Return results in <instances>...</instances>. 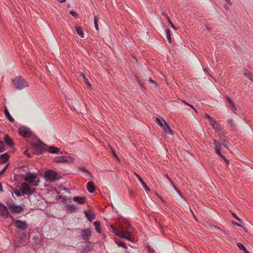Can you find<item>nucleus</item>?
Here are the masks:
<instances>
[{
    "label": "nucleus",
    "instance_id": "1",
    "mask_svg": "<svg viewBox=\"0 0 253 253\" xmlns=\"http://www.w3.org/2000/svg\"><path fill=\"white\" fill-rule=\"evenodd\" d=\"M120 229L121 233H123L124 236L126 238H125V239L131 242H134L135 240L133 235L134 229L127 221L123 220L120 222Z\"/></svg>",
    "mask_w": 253,
    "mask_h": 253
},
{
    "label": "nucleus",
    "instance_id": "2",
    "mask_svg": "<svg viewBox=\"0 0 253 253\" xmlns=\"http://www.w3.org/2000/svg\"><path fill=\"white\" fill-rule=\"evenodd\" d=\"M22 178L27 181L31 186H37L40 182L39 178L35 173H29L22 175Z\"/></svg>",
    "mask_w": 253,
    "mask_h": 253
},
{
    "label": "nucleus",
    "instance_id": "3",
    "mask_svg": "<svg viewBox=\"0 0 253 253\" xmlns=\"http://www.w3.org/2000/svg\"><path fill=\"white\" fill-rule=\"evenodd\" d=\"M12 83L15 88L19 90L29 86L28 83L21 76L16 77L13 79Z\"/></svg>",
    "mask_w": 253,
    "mask_h": 253
},
{
    "label": "nucleus",
    "instance_id": "4",
    "mask_svg": "<svg viewBox=\"0 0 253 253\" xmlns=\"http://www.w3.org/2000/svg\"><path fill=\"white\" fill-rule=\"evenodd\" d=\"M13 219V224L17 228L24 230L27 228V224L26 221H21L19 219H14L13 217L10 216Z\"/></svg>",
    "mask_w": 253,
    "mask_h": 253
},
{
    "label": "nucleus",
    "instance_id": "5",
    "mask_svg": "<svg viewBox=\"0 0 253 253\" xmlns=\"http://www.w3.org/2000/svg\"><path fill=\"white\" fill-rule=\"evenodd\" d=\"M7 207L10 211L13 213H20L23 211V208L22 206L16 205L13 203L7 204Z\"/></svg>",
    "mask_w": 253,
    "mask_h": 253
},
{
    "label": "nucleus",
    "instance_id": "6",
    "mask_svg": "<svg viewBox=\"0 0 253 253\" xmlns=\"http://www.w3.org/2000/svg\"><path fill=\"white\" fill-rule=\"evenodd\" d=\"M44 176L46 181L53 182L57 179V173L52 170H48L45 172Z\"/></svg>",
    "mask_w": 253,
    "mask_h": 253
},
{
    "label": "nucleus",
    "instance_id": "7",
    "mask_svg": "<svg viewBox=\"0 0 253 253\" xmlns=\"http://www.w3.org/2000/svg\"><path fill=\"white\" fill-rule=\"evenodd\" d=\"M75 159L71 156H58L54 158V162L56 163H73Z\"/></svg>",
    "mask_w": 253,
    "mask_h": 253
},
{
    "label": "nucleus",
    "instance_id": "8",
    "mask_svg": "<svg viewBox=\"0 0 253 253\" xmlns=\"http://www.w3.org/2000/svg\"><path fill=\"white\" fill-rule=\"evenodd\" d=\"M0 215L5 218L9 216L8 208L2 203L0 204Z\"/></svg>",
    "mask_w": 253,
    "mask_h": 253
},
{
    "label": "nucleus",
    "instance_id": "9",
    "mask_svg": "<svg viewBox=\"0 0 253 253\" xmlns=\"http://www.w3.org/2000/svg\"><path fill=\"white\" fill-rule=\"evenodd\" d=\"M21 189L23 193L29 195L32 194L31 192V187L27 182H23L21 185Z\"/></svg>",
    "mask_w": 253,
    "mask_h": 253
},
{
    "label": "nucleus",
    "instance_id": "10",
    "mask_svg": "<svg viewBox=\"0 0 253 253\" xmlns=\"http://www.w3.org/2000/svg\"><path fill=\"white\" fill-rule=\"evenodd\" d=\"M19 134L24 137H27L30 135L31 131L28 128L21 127L19 129Z\"/></svg>",
    "mask_w": 253,
    "mask_h": 253
},
{
    "label": "nucleus",
    "instance_id": "11",
    "mask_svg": "<svg viewBox=\"0 0 253 253\" xmlns=\"http://www.w3.org/2000/svg\"><path fill=\"white\" fill-rule=\"evenodd\" d=\"M81 234L84 240L87 241L89 239L91 231L89 229L82 230Z\"/></svg>",
    "mask_w": 253,
    "mask_h": 253
},
{
    "label": "nucleus",
    "instance_id": "12",
    "mask_svg": "<svg viewBox=\"0 0 253 253\" xmlns=\"http://www.w3.org/2000/svg\"><path fill=\"white\" fill-rule=\"evenodd\" d=\"M73 200L77 205H83L85 202V198L81 196L74 197Z\"/></svg>",
    "mask_w": 253,
    "mask_h": 253
},
{
    "label": "nucleus",
    "instance_id": "13",
    "mask_svg": "<svg viewBox=\"0 0 253 253\" xmlns=\"http://www.w3.org/2000/svg\"><path fill=\"white\" fill-rule=\"evenodd\" d=\"M84 214L89 221H92L95 218V214L94 212L91 211H85Z\"/></svg>",
    "mask_w": 253,
    "mask_h": 253
},
{
    "label": "nucleus",
    "instance_id": "14",
    "mask_svg": "<svg viewBox=\"0 0 253 253\" xmlns=\"http://www.w3.org/2000/svg\"><path fill=\"white\" fill-rule=\"evenodd\" d=\"M163 127L165 135L172 134V130L170 129L169 126L168 125L167 123H164V126Z\"/></svg>",
    "mask_w": 253,
    "mask_h": 253
},
{
    "label": "nucleus",
    "instance_id": "15",
    "mask_svg": "<svg viewBox=\"0 0 253 253\" xmlns=\"http://www.w3.org/2000/svg\"><path fill=\"white\" fill-rule=\"evenodd\" d=\"M29 173L30 172H29V168L27 166H22L19 169V174L21 177L22 174H27Z\"/></svg>",
    "mask_w": 253,
    "mask_h": 253
},
{
    "label": "nucleus",
    "instance_id": "16",
    "mask_svg": "<svg viewBox=\"0 0 253 253\" xmlns=\"http://www.w3.org/2000/svg\"><path fill=\"white\" fill-rule=\"evenodd\" d=\"M110 228L112 229V232L117 236L122 238H126V237L124 236V235L123 233H121V231H119V230H117L115 228L113 227V226H110Z\"/></svg>",
    "mask_w": 253,
    "mask_h": 253
},
{
    "label": "nucleus",
    "instance_id": "17",
    "mask_svg": "<svg viewBox=\"0 0 253 253\" xmlns=\"http://www.w3.org/2000/svg\"><path fill=\"white\" fill-rule=\"evenodd\" d=\"M86 188L89 193H93L95 190L94 186L92 182L89 181L87 183Z\"/></svg>",
    "mask_w": 253,
    "mask_h": 253
},
{
    "label": "nucleus",
    "instance_id": "18",
    "mask_svg": "<svg viewBox=\"0 0 253 253\" xmlns=\"http://www.w3.org/2000/svg\"><path fill=\"white\" fill-rule=\"evenodd\" d=\"M60 149L57 147L51 146L49 148L48 152L51 154H58Z\"/></svg>",
    "mask_w": 253,
    "mask_h": 253
},
{
    "label": "nucleus",
    "instance_id": "19",
    "mask_svg": "<svg viewBox=\"0 0 253 253\" xmlns=\"http://www.w3.org/2000/svg\"><path fill=\"white\" fill-rule=\"evenodd\" d=\"M9 159V155L6 154H3L0 157V161L2 163L6 162Z\"/></svg>",
    "mask_w": 253,
    "mask_h": 253
},
{
    "label": "nucleus",
    "instance_id": "20",
    "mask_svg": "<svg viewBox=\"0 0 253 253\" xmlns=\"http://www.w3.org/2000/svg\"><path fill=\"white\" fill-rule=\"evenodd\" d=\"M76 30L78 34L81 37H84V33L82 28L80 27H76Z\"/></svg>",
    "mask_w": 253,
    "mask_h": 253
},
{
    "label": "nucleus",
    "instance_id": "21",
    "mask_svg": "<svg viewBox=\"0 0 253 253\" xmlns=\"http://www.w3.org/2000/svg\"><path fill=\"white\" fill-rule=\"evenodd\" d=\"M4 141H5V143L9 146H12L13 145V142H12V139L8 135L5 136Z\"/></svg>",
    "mask_w": 253,
    "mask_h": 253
},
{
    "label": "nucleus",
    "instance_id": "22",
    "mask_svg": "<svg viewBox=\"0 0 253 253\" xmlns=\"http://www.w3.org/2000/svg\"><path fill=\"white\" fill-rule=\"evenodd\" d=\"M67 209L69 211H74L75 209H76L77 207L76 206L73 204L72 202H70L67 205Z\"/></svg>",
    "mask_w": 253,
    "mask_h": 253
},
{
    "label": "nucleus",
    "instance_id": "23",
    "mask_svg": "<svg viewBox=\"0 0 253 253\" xmlns=\"http://www.w3.org/2000/svg\"><path fill=\"white\" fill-rule=\"evenodd\" d=\"M4 113L5 116L7 118V119L10 121L13 122L14 121L13 118L10 115L9 112L6 108L4 109Z\"/></svg>",
    "mask_w": 253,
    "mask_h": 253
},
{
    "label": "nucleus",
    "instance_id": "24",
    "mask_svg": "<svg viewBox=\"0 0 253 253\" xmlns=\"http://www.w3.org/2000/svg\"><path fill=\"white\" fill-rule=\"evenodd\" d=\"M155 122L157 124L159 125L160 126L163 127L164 123H167L164 120H161L158 118L155 119Z\"/></svg>",
    "mask_w": 253,
    "mask_h": 253
},
{
    "label": "nucleus",
    "instance_id": "25",
    "mask_svg": "<svg viewBox=\"0 0 253 253\" xmlns=\"http://www.w3.org/2000/svg\"><path fill=\"white\" fill-rule=\"evenodd\" d=\"M93 224H94V226L95 228V229L96 230V231L100 233L101 232V230L100 229V223L99 221H95L94 223H93Z\"/></svg>",
    "mask_w": 253,
    "mask_h": 253
},
{
    "label": "nucleus",
    "instance_id": "26",
    "mask_svg": "<svg viewBox=\"0 0 253 253\" xmlns=\"http://www.w3.org/2000/svg\"><path fill=\"white\" fill-rule=\"evenodd\" d=\"M237 247L241 250L244 252L245 253H250L246 249L245 246L241 243H238L237 244Z\"/></svg>",
    "mask_w": 253,
    "mask_h": 253
},
{
    "label": "nucleus",
    "instance_id": "27",
    "mask_svg": "<svg viewBox=\"0 0 253 253\" xmlns=\"http://www.w3.org/2000/svg\"><path fill=\"white\" fill-rule=\"evenodd\" d=\"M167 176V177L168 178V180H169V181L171 183V184L173 185L174 189L175 190V191L180 195L181 194V192H180V191L176 188V187L173 184V181L171 180V179L168 176V175H166Z\"/></svg>",
    "mask_w": 253,
    "mask_h": 253
},
{
    "label": "nucleus",
    "instance_id": "28",
    "mask_svg": "<svg viewBox=\"0 0 253 253\" xmlns=\"http://www.w3.org/2000/svg\"><path fill=\"white\" fill-rule=\"evenodd\" d=\"M220 142L221 146H224L226 148H228V143L225 139H222L220 137Z\"/></svg>",
    "mask_w": 253,
    "mask_h": 253
},
{
    "label": "nucleus",
    "instance_id": "29",
    "mask_svg": "<svg viewBox=\"0 0 253 253\" xmlns=\"http://www.w3.org/2000/svg\"><path fill=\"white\" fill-rule=\"evenodd\" d=\"M213 144L214 145V149H220L221 144L217 142L215 139H213Z\"/></svg>",
    "mask_w": 253,
    "mask_h": 253
},
{
    "label": "nucleus",
    "instance_id": "30",
    "mask_svg": "<svg viewBox=\"0 0 253 253\" xmlns=\"http://www.w3.org/2000/svg\"><path fill=\"white\" fill-rule=\"evenodd\" d=\"M166 35H167V38L168 40L169 41V42H170L171 41V38L170 33L169 30L167 29L166 30Z\"/></svg>",
    "mask_w": 253,
    "mask_h": 253
},
{
    "label": "nucleus",
    "instance_id": "31",
    "mask_svg": "<svg viewBox=\"0 0 253 253\" xmlns=\"http://www.w3.org/2000/svg\"><path fill=\"white\" fill-rule=\"evenodd\" d=\"M115 242L117 244V245L119 246L123 247L124 248H126L125 244L124 242H123L122 241H120L119 240L115 239Z\"/></svg>",
    "mask_w": 253,
    "mask_h": 253
},
{
    "label": "nucleus",
    "instance_id": "32",
    "mask_svg": "<svg viewBox=\"0 0 253 253\" xmlns=\"http://www.w3.org/2000/svg\"><path fill=\"white\" fill-rule=\"evenodd\" d=\"M98 19V17L97 16H95L94 17V26H95V28L97 31H98V30H99V27H98V23H97Z\"/></svg>",
    "mask_w": 253,
    "mask_h": 253
},
{
    "label": "nucleus",
    "instance_id": "33",
    "mask_svg": "<svg viewBox=\"0 0 253 253\" xmlns=\"http://www.w3.org/2000/svg\"><path fill=\"white\" fill-rule=\"evenodd\" d=\"M244 71H245V73H244V75L245 76L247 77V78H248L250 80L253 81L252 78H251L250 77V76H251V72H250L249 71H248L247 70H246V69H244Z\"/></svg>",
    "mask_w": 253,
    "mask_h": 253
},
{
    "label": "nucleus",
    "instance_id": "34",
    "mask_svg": "<svg viewBox=\"0 0 253 253\" xmlns=\"http://www.w3.org/2000/svg\"><path fill=\"white\" fill-rule=\"evenodd\" d=\"M22 192H23V191H22V190L21 189L20 190L17 189L14 191V193L17 197H19V196H20L24 194Z\"/></svg>",
    "mask_w": 253,
    "mask_h": 253
},
{
    "label": "nucleus",
    "instance_id": "35",
    "mask_svg": "<svg viewBox=\"0 0 253 253\" xmlns=\"http://www.w3.org/2000/svg\"><path fill=\"white\" fill-rule=\"evenodd\" d=\"M81 75H82V76L83 77V78L84 79V82L85 84L86 85H87L88 86H90V84L89 82V81L87 80V79L85 77V75L83 73H81Z\"/></svg>",
    "mask_w": 253,
    "mask_h": 253
},
{
    "label": "nucleus",
    "instance_id": "36",
    "mask_svg": "<svg viewBox=\"0 0 253 253\" xmlns=\"http://www.w3.org/2000/svg\"><path fill=\"white\" fill-rule=\"evenodd\" d=\"M167 19L168 20V23L169 24V25H170V26L171 27V28L172 29H173L174 30H176V27H175V26L173 24V23H172V22L171 21L169 17V16H167Z\"/></svg>",
    "mask_w": 253,
    "mask_h": 253
},
{
    "label": "nucleus",
    "instance_id": "37",
    "mask_svg": "<svg viewBox=\"0 0 253 253\" xmlns=\"http://www.w3.org/2000/svg\"><path fill=\"white\" fill-rule=\"evenodd\" d=\"M5 150L4 143L0 140V152H2Z\"/></svg>",
    "mask_w": 253,
    "mask_h": 253
},
{
    "label": "nucleus",
    "instance_id": "38",
    "mask_svg": "<svg viewBox=\"0 0 253 253\" xmlns=\"http://www.w3.org/2000/svg\"><path fill=\"white\" fill-rule=\"evenodd\" d=\"M147 251L149 253H154L155 251L153 249L151 248L150 246H146Z\"/></svg>",
    "mask_w": 253,
    "mask_h": 253
},
{
    "label": "nucleus",
    "instance_id": "39",
    "mask_svg": "<svg viewBox=\"0 0 253 253\" xmlns=\"http://www.w3.org/2000/svg\"><path fill=\"white\" fill-rule=\"evenodd\" d=\"M220 149H215V153L219 156H220V157L221 158H224V156L221 154V153H220Z\"/></svg>",
    "mask_w": 253,
    "mask_h": 253
},
{
    "label": "nucleus",
    "instance_id": "40",
    "mask_svg": "<svg viewBox=\"0 0 253 253\" xmlns=\"http://www.w3.org/2000/svg\"><path fill=\"white\" fill-rule=\"evenodd\" d=\"M8 165L7 164L5 166V167L2 169L1 171H0V175H2L3 172L5 171L8 167Z\"/></svg>",
    "mask_w": 253,
    "mask_h": 253
},
{
    "label": "nucleus",
    "instance_id": "41",
    "mask_svg": "<svg viewBox=\"0 0 253 253\" xmlns=\"http://www.w3.org/2000/svg\"><path fill=\"white\" fill-rule=\"evenodd\" d=\"M232 215L234 218H235V219H237L238 221H239L240 222H242L241 219L239 217H238L235 213L232 212Z\"/></svg>",
    "mask_w": 253,
    "mask_h": 253
},
{
    "label": "nucleus",
    "instance_id": "42",
    "mask_svg": "<svg viewBox=\"0 0 253 253\" xmlns=\"http://www.w3.org/2000/svg\"><path fill=\"white\" fill-rule=\"evenodd\" d=\"M70 13L74 17H77L78 14L74 10H70Z\"/></svg>",
    "mask_w": 253,
    "mask_h": 253
},
{
    "label": "nucleus",
    "instance_id": "43",
    "mask_svg": "<svg viewBox=\"0 0 253 253\" xmlns=\"http://www.w3.org/2000/svg\"><path fill=\"white\" fill-rule=\"evenodd\" d=\"M137 82L139 84V85L140 86L141 89H144V87L143 84L141 83V81L139 79H138V78H137Z\"/></svg>",
    "mask_w": 253,
    "mask_h": 253
},
{
    "label": "nucleus",
    "instance_id": "44",
    "mask_svg": "<svg viewBox=\"0 0 253 253\" xmlns=\"http://www.w3.org/2000/svg\"><path fill=\"white\" fill-rule=\"evenodd\" d=\"M142 185L145 189V190L146 191H150V189L147 187V185L146 184V183L145 182H143Z\"/></svg>",
    "mask_w": 253,
    "mask_h": 253
},
{
    "label": "nucleus",
    "instance_id": "45",
    "mask_svg": "<svg viewBox=\"0 0 253 253\" xmlns=\"http://www.w3.org/2000/svg\"><path fill=\"white\" fill-rule=\"evenodd\" d=\"M35 242L36 244H39L41 242V239L39 237H36L35 238Z\"/></svg>",
    "mask_w": 253,
    "mask_h": 253
},
{
    "label": "nucleus",
    "instance_id": "46",
    "mask_svg": "<svg viewBox=\"0 0 253 253\" xmlns=\"http://www.w3.org/2000/svg\"><path fill=\"white\" fill-rule=\"evenodd\" d=\"M191 213L192 214V215H193V217L194 218V219H195V220L196 221H198V218L197 217V216L196 215V214L193 212V211L191 210Z\"/></svg>",
    "mask_w": 253,
    "mask_h": 253
},
{
    "label": "nucleus",
    "instance_id": "47",
    "mask_svg": "<svg viewBox=\"0 0 253 253\" xmlns=\"http://www.w3.org/2000/svg\"><path fill=\"white\" fill-rule=\"evenodd\" d=\"M136 175L137 176V177L138 178L139 181L141 182V184H142L143 182H144L143 180V179H142V178L138 174H136Z\"/></svg>",
    "mask_w": 253,
    "mask_h": 253
},
{
    "label": "nucleus",
    "instance_id": "48",
    "mask_svg": "<svg viewBox=\"0 0 253 253\" xmlns=\"http://www.w3.org/2000/svg\"><path fill=\"white\" fill-rule=\"evenodd\" d=\"M149 82L150 83H151L152 84H154V85L156 87L157 86V83H156V82H155L154 81H153L151 78H149Z\"/></svg>",
    "mask_w": 253,
    "mask_h": 253
},
{
    "label": "nucleus",
    "instance_id": "49",
    "mask_svg": "<svg viewBox=\"0 0 253 253\" xmlns=\"http://www.w3.org/2000/svg\"><path fill=\"white\" fill-rule=\"evenodd\" d=\"M228 124L231 126H233V124H234V122H233V121L232 120H228Z\"/></svg>",
    "mask_w": 253,
    "mask_h": 253
},
{
    "label": "nucleus",
    "instance_id": "50",
    "mask_svg": "<svg viewBox=\"0 0 253 253\" xmlns=\"http://www.w3.org/2000/svg\"><path fill=\"white\" fill-rule=\"evenodd\" d=\"M226 99L230 105H232V104H233V102H232V101L231 100V99L229 97H227Z\"/></svg>",
    "mask_w": 253,
    "mask_h": 253
},
{
    "label": "nucleus",
    "instance_id": "51",
    "mask_svg": "<svg viewBox=\"0 0 253 253\" xmlns=\"http://www.w3.org/2000/svg\"><path fill=\"white\" fill-rule=\"evenodd\" d=\"M232 224H234V225H236L238 226H240V227H243L242 225L241 224H240V223H238L237 222H236V221H232Z\"/></svg>",
    "mask_w": 253,
    "mask_h": 253
},
{
    "label": "nucleus",
    "instance_id": "52",
    "mask_svg": "<svg viewBox=\"0 0 253 253\" xmlns=\"http://www.w3.org/2000/svg\"><path fill=\"white\" fill-rule=\"evenodd\" d=\"M231 110H233V111H234V110H236V108L234 103L232 104V105H231Z\"/></svg>",
    "mask_w": 253,
    "mask_h": 253
},
{
    "label": "nucleus",
    "instance_id": "53",
    "mask_svg": "<svg viewBox=\"0 0 253 253\" xmlns=\"http://www.w3.org/2000/svg\"><path fill=\"white\" fill-rule=\"evenodd\" d=\"M194 59L196 62H197L199 65L200 64L199 60L197 58V57L196 56H194Z\"/></svg>",
    "mask_w": 253,
    "mask_h": 253
},
{
    "label": "nucleus",
    "instance_id": "54",
    "mask_svg": "<svg viewBox=\"0 0 253 253\" xmlns=\"http://www.w3.org/2000/svg\"><path fill=\"white\" fill-rule=\"evenodd\" d=\"M214 129L216 131H218L220 130V127L218 126H216Z\"/></svg>",
    "mask_w": 253,
    "mask_h": 253
},
{
    "label": "nucleus",
    "instance_id": "55",
    "mask_svg": "<svg viewBox=\"0 0 253 253\" xmlns=\"http://www.w3.org/2000/svg\"><path fill=\"white\" fill-rule=\"evenodd\" d=\"M204 118H206L209 119L211 118V117L208 114L206 113L204 115Z\"/></svg>",
    "mask_w": 253,
    "mask_h": 253
},
{
    "label": "nucleus",
    "instance_id": "56",
    "mask_svg": "<svg viewBox=\"0 0 253 253\" xmlns=\"http://www.w3.org/2000/svg\"><path fill=\"white\" fill-rule=\"evenodd\" d=\"M0 192L1 193L3 192V190L2 186V184H0Z\"/></svg>",
    "mask_w": 253,
    "mask_h": 253
},
{
    "label": "nucleus",
    "instance_id": "57",
    "mask_svg": "<svg viewBox=\"0 0 253 253\" xmlns=\"http://www.w3.org/2000/svg\"><path fill=\"white\" fill-rule=\"evenodd\" d=\"M209 120H210L211 123H212V122H213V123H215V121H214V120H213V119H212L211 117Z\"/></svg>",
    "mask_w": 253,
    "mask_h": 253
},
{
    "label": "nucleus",
    "instance_id": "58",
    "mask_svg": "<svg viewBox=\"0 0 253 253\" xmlns=\"http://www.w3.org/2000/svg\"><path fill=\"white\" fill-rule=\"evenodd\" d=\"M229 5L232 4V2H231L230 0H225Z\"/></svg>",
    "mask_w": 253,
    "mask_h": 253
},
{
    "label": "nucleus",
    "instance_id": "59",
    "mask_svg": "<svg viewBox=\"0 0 253 253\" xmlns=\"http://www.w3.org/2000/svg\"><path fill=\"white\" fill-rule=\"evenodd\" d=\"M222 159H224V160L225 161V162L227 163V164H228L229 163V161L226 159V158H225L224 157V158H222Z\"/></svg>",
    "mask_w": 253,
    "mask_h": 253
},
{
    "label": "nucleus",
    "instance_id": "60",
    "mask_svg": "<svg viewBox=\"0 0 253 253\" xmlns=\"http://www.w3.org/2000/svg\"><path fill=\"white\" fill-rule=\"evenodd\" d=\"M215 123H213V122H212V123H211V126H212V127H213V128H215V127L216 126H215Z\"/></svg>",
    "mask_w": 253,
    "mask_h": 253
},
{
    "label": "nucleus",
    "instance_id": "61",
    "mask_svg": "<svg viewBox=\"0 0 253 253\" xmlns=\"http://www.w3.org/2000/svg\"><path fill=\"white\" fill-rule=\"evenodd\" d=\"M83 169V170H84V171H85V172H86L87 173H88L89 175H91L90 173L88 170H86V169Z\"/></svg>",
    "mask_w": 253,
    "mask_h": 253
},
{
    "label": "nucleus",
    "instance_id": "62",
    "mask_svg": "<svg viewBox=\"0 0 253 253\" xmlns=\"http://www.w3.org/2000/svg\"><path fill=\"white\" fill-rule=\"evenodd\" d=\"M162 14H163V15L166 17V18L167 19V16H168V15H167L166 13H165V12H163V13H162Z\"/></svg>",
    "mask_w": 253,
    "mask_h": 253
},
{
    "label": "nucleus",
    "instance_id": "63",
    "mask_svg": "<svg viewBox=\"0 0 253 253\" xmlns=\"http://www.w3.org/2000/svg\"><path fill=\"white\" fill-rule=\"evenodd\" d=\"M112 152H113V154L114 155V156L116 158H117V155L116 154V153L114 152V151H112Z\"/></svg>",
    "mask_w": 253,
    "mask_h": 253
},
{
    "label": "nucleus",
    "instance_id": "64",
    "mask_svg": "<svg viewBox=\"0 0 253 253\" xmlns=\"http://www.w3.org/2000/svg\"><path fill=\"white\" fill-rule=\"evenodd\" d=\"M58 1L61 3H63L64 2L66 1V0H58Z\"/></svg>",
    "mask_w": 253,
    "mask_h": 253
}]
</instances>
